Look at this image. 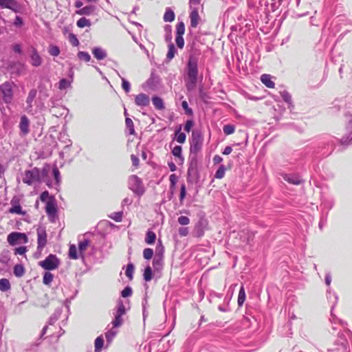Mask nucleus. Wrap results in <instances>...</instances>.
Wrapping results in <instances>:
<instances>
[{
	"label": "nucleus",
	"mask_w": 352,
	"mask_h": 352,
	"mask_svg": "<svg viewBox=\"0 0 352 352\" xmlns=\"http://www.w3.org/2000/svg\"><path fill=\"white\" fill-rule=\"evenodd\" d=\"M153 265L156 270H160L162 266V258L161 256H155L153 261Z\"/></svg>",
	"instance_id": "nucleus-42"
},
{
	"label": "nucleus",
	"mask_w": 352,
	"mask_h": 352,
	"mask_svg": "<svg viewBox=\"0 0 352 352\" xmlns=\"http://www.w3.org/2000/svg\"><path fill=\"white\" fill-rule=\"evenodd\" d=\"M153 256V250L151 248H145L143 251V256L145 259L149 260Z\"/></svg>",
	"instance_id": "nucleus-48"
},
{
	"label": "nucleus",
	"mask_w": 352,
	"mask_h": 352,
	"mask_svg": "<svg viewBox=\"0 0 352 352\" xmlns=\"http://www.w3.org/2000/svg\"><path fill=\"white\" fill-rule=\"evenodd\" d=\"M78 57L79 59L84 60L85 62H89L91 60L90 55L85 52H79L78 53Z\"/></svg>",
	"instance_id": "nucleus-45"
},
{
	"label": "nucleus",
	"mask_w": 352,
	"mask_h": 352,
	"mask_svg": "<svg viewBox=\"0 0 352 352\" xmlns=\"http://www.w3.org/2000/svg\"><path fill=\"white\" fill-rule=\"evenodd\" d=\"M186 87L190 91L195 88L198 76V61L197 58L190 56L187 64Z\"/></svg>",
	"instance_id": "nucleus-1"
},
{
	"label": "nucleus",
	"mask_w": 352,
	"mask_h": 352,
	"mask_svg": "<svg viewBox=\"0 0 352 352\" xmlns=\"http://www.w3.org/2000/svg\"><path fill=\"white\" fill-rule=\"evenodd\" d=\"M92 54L99 60L104 59L107 56L106 51L100 47H94L92 49Z\"/></svg>",
	"instance_id": "nucleus-18"
},
{
	"label": "nucleus",
	"mask_w": 352,
	"mask_h": 352,
	"mask_svg": "<svg viewBox=\"0 0 352 352\" xmlns=\"http://www.w3.org/2000/svg\"><path fill=\"white\" fill-rule=\"evenodd\" d=\"M69 41L70 43L74 46H78L79 45L78 39L74 34H69Z\"/></svg>",
	"instance_id": "nucleus-54"
},
{
	"label": "nucleus",
	"mask_w": 352,
	"mask_h": 352,
	"mask_svg": "<svg viewBox=\"0 0 352 352\" xmlns=\"http://www.w3.org/2000/svg\"><path fill=\"white\" fill-rule=\"evenodd\" d=\"M126 314V309L123 302L120 300L118 302L116 309L113 312L114 320L112 321L113 328L119 327L122 325L123 320L122 316Z\"/></svg>",
	"instance_id": "nucleus-3"
},
{
	"label": "nucleus",
	"mask_w": 352,
	"mask_h": 352,
	"mask_svg": "<svg viewBox=\"0 0 352 352\" xmlns=\"http://www.w3.org/2000/svg\"><path fill=\"white\" fill-rule=\"evenodd\" d=\"M9 212L21 215H24L25 214V212L23 211L19 201L14 199L11 200V207L9 209Z\"/></svg>",
	"instance_id": "nucleus-12"
},
{
	"label": "nucleus",
	"mask_w": 352,
	"mask_h": 352,
	"mask_svg": "<svg viewBox=\"0 0 352 352\" xmlns=\"http://www.w3.org/2000/svg\"><path fill=\"white\" fill-rule=\"evenodd\" d=\"M155 239H156L155 233L151 230L147 231L146 237H145V242L148 245H151L155 243Z\"/></svg>",
	"instance_id": "nucleus-26"
},
{
	"label": "nucleus",
	"mask_w": 352,
	"mask_h": 352,
	"mask_svg": "<svg viewBox=\"0 0 352 352\" xmlns=\"http://www.w3.org/2000/svg\"><path fill=\"white\" fill-rule=\"evenodd\" d=\"M245 300V292L243 286H241L239 292L238 296V305L239 306H242Z\"/></svg>",
	"instance_id": "nucleus-31"
},
{
	"label": "nucleus",
	"mask_w": 352,
	"mask_h": 352,
	"mask_svg": "<svg viewBox=\"0 0 352 352\" xmlns=\"http://www.w3.org/2000/svg\"><path fill=\"white\" fill-rule=\"evenodd\" d=\"M60 311L59 310H57L54 315L50 318L49 324H52L54 322H56L58 317L60 316Z\"/></svg>",
	"instance_id": "nucleus-58"
},
{
	"label": "nucleus",
	"mask_w": 352,
	"mask_h": 352,
	"mask_svg": "<svg viewBox=\"0 0 352 352\" xmlns=\"http://www.w3.org/2000/svg\"><path fill=\"white\" fill-rule=\"evenodd\" d=\"M208 223L207 221L204 219H201L196 223L194 228V235L196 237H201L204 235V231L206 229Z\"/></svg>",
	"instance_id": "nucleus-10"
},
{
	"label": "nucleus",
	"mask_w": 352,
	"mask_h": 352,
	"mask_svg": "<svg viewBox=\"0 0 352 352\" xmlns=\"http://www.w3.org/2000/svg\"><path fill=\"white\" fill-rule=\"evenodd\" d=\"M53 174L57 183L60 182V172L56 166L53 168Z\"/></svg>",
	"instance_id": "nucleus-63"
},
{
	"label": "nucleus",
	"mask_w": 352,
	"mask_h": 352,
	"mask_svg": "<svg viewBox=\"0 0 352 352\" xmlns=\"http://www.w3.org/2000/svg\"><path fill=\"white\" fill-rule=\"evenodd\" d=\"M39 265L45 270H53L59 266L60 261L56 255L50 254L45 260L41 261Z\"/></svg>",
	"instance_id": "nucleus-5"
},
{
	"label": "nucleus",
	"mask_w": 352,
	"mask_h": 352,
	"mask_svg": "<svg viewBox=\"0 0 352 352\" xmlns=\"http://www.w3.org/2000/svg\"><path fill=\"white\" fill-rule=\"evenodd\" d=\"M280 96L285 102L289 104L292 103V96L287 91H283L280 92Z\"/></svg>",
	"instance_id": "nucleus-47"
},
{
	"label": "nucleus",
	"mask_w": 352,
	"mask_h": 352,
	"mask_svg": "<svg viewBox=\"0 0 352 352\" xmlns=\"http://www.w3.org/2000/svg\"><path fill=\"white\" fill-rule=\"evenodd\" d=\"M7 240L10 245H15L27 243L28 238L25 233L13 232L8 234Z\"/></svg>",
	"instance_id": "nucleus-4"
},
{
	"label": "nucleus",
	"mask_w": 352,
	"mask_h": 352,
	"mask_svg": "<svg viewBox=\"0 0 352 352\" xmlns=\"http://www.w3.org/2000/svg\"><path fill=\"white\" fill-rule=\"evenodd\" d=\"M175 135H176V140H177V142H179L180 144L184 143V142L186 140V135H185V133H180L179 131H177L175 133Z\"/></svg>",
	"instance_id": "nucleus-51"
},
{
	"label": "nucleus",
	"mask_w": 352,
	"mask_h": 352,
	"mask_svg": "<svg viewBox=\"0 0 352 352\" xmlns=\"http://www.w3.org/2000/svg\"><path fill=\"white\" fill-rule=\"evenodd\" d=\"M37 94V91L35 89H32L30 91L28 96L26 99V110L29 112L32 111V102L34 100Z\"/></svg>",
	"instance_id": "nucleus-16"
},
{
	"label": "nucleus",
	"mask_w": 352,
	"mask_h": 352,
	"mask_svg": "<svg viewBox=\"0 0 352 352\" xmlns=\"http://www.w3.org/2000/svg\"><path fill=\"white\" fill-rule=\"evenodd\" d=\"M129 188L135 194L142 195L144 192V188L142 180L136 175H131L129 178Z\"/></svg>",
	"instance_id": "nucleus-6"
},
{
	"label": "nucleus",
	"mask_w": 352,
	"mask_h": 352,
	"mask_svg": "<svg viewBox=\"0 0 352 352\" xmlns=\"http://www.w3.org/2000/svg\"><path fill=\"white\" fill-rule=\"evenodd\" d=\"M150 102L149 96L145 94H140L135 98V103L139 107H146Z\"/></svg>",
	"instance_id": "nucleus-11"
},
{
	"label": "nucleus",
	"mask_w": 352,
	"mask_h": 352,
	"mask_svg": "<svg viewBox=\"0 0 352 352\" xmlns=\"http://www.w3.org/2000/svg\"><path fill=\"white\" fill-rule=\"evenodd\" d=\"M40 199L43 202H47L51 198H50L49 192L47 191H44L41 193Z\"/></svg>",
	"instance_id": "nucleus-62"
},
{
	"label": "nucleus",
	"mask_w": 352,
	"mask_h": 352,
	"mask_svg": "<svg viewBox=\"0 0 352 352\" xmlns=\"http://www.w3.org/2000/svg\"><path fill=\"white\" fill-rule=\"evenodd\" d=\"M182 107L184 109L186 114L191 116L192 110L188 107V102L184 100L182 102Z\"/></svg>",
	"instance_id": "nucleus-53"
},
{
	"label": "nucleus",
	"mask_w": 352,
	"mask_h": 352,
	"mask_svg": "<svg viewBox=\"0 0 352 352\" xmlns=\"http://www.w3.org/2000/svg\"><path fill=\"white\" fill-rule=\"evenodd\" d=\"M47 172L48 170L45 168L40 170L38 168L34 167L31 170H27L24 172L23 182L29 186L40 184L42 179L47 175Z\"/></svg>",
	"instance_id": "nucleus-2"
},
{
	"label": "nucleus",
	"mask_w": 352,
	"mask_h": 352,
	"mask_svg": "<svg viewBox=\"0 0 352 352\" xmlns=\"http://www.w3.org/2000/svg\"><path fill=\"white\" fill-rule=\"evenodd\" d=\"M69 256L72 259H78L80 256L78 254L77 248L75 245H71L69 250Z\"/></svg>",
	"instance_id": "nucleus-28"
},
{
	"label": "nucleus",
	"mask_w": 352,
	"mask_h": 352,
	"mask_svg": "<svg viewBox=\"0 0 352 352\" xmlns=\"http://www.w3.org/2000/svg\"><path fill=\"white\" fill-rule=\"evenodd\" d=\"M10 289V281L6 278L0 279V290L7 292Z\"/></svg>",
	"instance_id": "nucleus-30"
},
{
	"label": "nucleus",
	"mask_w": 352,
	"mask_h": 352,
	"mask_svg": "<svg viewBox=\"0 0 352 352\" xmlns=\"http://www.w3.org/2000/svg\"><path fill=\"white\" fill-rule=\"evenodd\" d=\"M1 95L6 102H10L12 98V89L10 83H4L0 87Z\"/></svg>",
	"instance_id": "nucleus-8"
},
{
	"label": "nucleus",
	"mask_w": 352,
	"mask_h": 352,
	"mask_svg": "<svg viewBox=\"0 0 352 352\" xmlns=\"http://www.w3.org/2000/svg\"><path fill=\"white\" fill-rule=\"evenodd\" d=\"M20 129L24 134H27L29 132V120L25 116H23L21 118Z\"/></svg>",
	"instance_id": "nucleus-23"
},
{
	"label": "nucleus",
	"mask_w": 352,
	"mask_h": 352,
	"mask_svg": "<svg viewBox=\"0 0 352 352\" xmlns=\"http://www.w3.org/2000/svg\"><path fill=\"white\" fill-rule=\"evenodd\" d=\"M261 82L268 88H274V82L272 80V77L269 74H263L261 76Z\"/></svg>",
	"instance_id": "nucleus-21"
},
{
	"label": "nucleus",
	"mask_w": 352,
	"mask_h": 352,
	"mask_svg": "<svg viewBox=\"0 0 352 352\" xmlns=\"http://www.w3.org/2000/svg\"><path fill=\"white\" fill-rule=\"evenodd\" d=\"M96 8L94 5H88L76 11V14L78 15L89 16L94 13Z\"/></svg>",
	"instance_id": "nucleus-15"
},
{
	"label": "nucleus",
	"mask_w": 352,
	"mask_h": 352,
	"mask_svg": "<svg viewBox=\"0 0 352 352\" xmlns=\"http://www.w3.org/2000/svg\"><path fill=\"white\" fill-rule=\"evenodd\" d=\"M185 32V25L184 22H179L176 25V35L183 36Z\"/></svg>",
	"instance_id": "nucleus-41"
},
{
	"label": "nucleus",
	"mask_w": 352,
	"mask_h": 352,
	"mask_svg": "<svg viewBox=\"0 0 352 352\" xmlns=\"http://www.w3.org/2000/svg\"><path fill=\"white\" fill-rule=\"evenodd\" d=\"M133 271H134V266H133V265L132 263L128 264L127 266H126L125 274H126V276L130 280H131L133 278Z\"/></svg>",
	"instance_id": "nucleus-44"
},
{
	"label": "nucleus",
	"mask_w": 352,
	"mask_h": 352,
	"mask_svg": "<svg viewBox=\"0 0 352 352\" xmlns=\"http://www.w3.org/2000/svg\"><path fill=\"white\" fill-rule=\"evenodd\" d=\"M178 223L180 225L186 226L190 223V219L188 217L186 216H181L178 218Z\"/></svg>",
	"instance_id": "nucleus-55"
},
{
	"label": "nucleus",
	"mask_w": 352,
	"mask_h": 352,
	"mask_svg": "<svg viewBox=\"0 0 352 352\" xmlns=\"http://www.w3.org/2000/svg\"><path fill=\"white\" fill-rule=\"evenodd\" d=\"M0 6L12 10H15L17 8V4L15 0H0Z\"/></svg>",
	"instance_id": "nucleus-20"
},
{
	"label": "nucleus",
	"mask_w": 352,
	"mask_h": 352,
	"mask_svg": "<svg viewBox=\"0 0 352 352\" xmlns=\"http://www.w3.org/2000/svg\"><path fill=\"white\" fill-rule=\"evenodd\" d=\"M36 234L38 243L37 249L41 252L47 242L45 228L42 226L38 227L36 230Z\"/></svg>",
	"instance_id": "nucleus-7"
},
{
	"label": "nucleus",
	"mask_w": 352,
	"mask_h": 352,
	"mask_svg": "<svg viewBox=\"0 0 352 352\" xmlns=\"http://www.w3.org/2000/svg\"><path fill=\"white\" fill-rule=\"evenodd\" d=\"M163 253H164V247L162 246L161 241H159V243L157 244V245L156 247V256H161L162 257Z\"/></svg>",
	"instance_id": "nucleus-56"
},
{
	"label": "nucleus",
	"mask_w": 352,
	"mask_h": 352,
	"mask_svg": "<svg viewBox=\"0 0 352 352\" xmlns=\"http://www.w3.org/2000/svg\"><path fill=\"white\" fill-rule=\"evenodd\" d=\"M95 351L100 352L103 346L104 340L101 336L98 337L95 340Z\"/></svg>",
	"instance_id": "nucleus-33"
},
{
	"label": "nucleus",
	"mask_w": 352,
	"mask_h": 352,
	"mask_svg": "<svg viewBox=\"0 0 352 352\" xmlns=\"http://www.w3.org/2000/svg\"><path fill=\"white\" fill-rule=\"evenodd\" d=\"M179 234L182 236H186L188 234V228L186 227H182L179 228Z\"/></svg>",
	"instance_id": "nucleus-64"
},
{
	"label": "nucleus",
	"mask_w": 352,
	"mask_h": 352,
	"mask_svg": "<svg viewBox=\"0 0 352 352\" xmlns=\"http://www.w3.org/2000/svg\"><path fill=\"white\" fill-rule=\"evenodd\" d=\"M48 52L51 56H57L60 54L59 47L56 45H50L48 48Z\"/></svg>",
	"instance_id": "nucleus-40"
},
{
	"label": "nucleus",
	"mask_w": 352,
	"mask_h": 352,
	"mask_svg": "<svg viewBox=\"0 0 352 352\" xmlns=\"http://www.w3.org/2000/svg\"><path fill=\"white\" fill-rule=\"evenodd\" d=\"M284 179L290 184L298 185L301 183V179L297 175H285Z\"/></svg>",
	"instance_id": "nucleus-24"
},
{
	"label": "nucleus",
	"mask_w": 352,
	"mask_h": 352,
	"mask_svg": "<svg viewBox=\"0 0 352 352\" xmlns=\"http://www.w3.org/2000/svg\"><path fill=\"white\" fill-rule=\"evenodd\" d=\"M31 64L34 67L40 66L42 63V59L37 51L33 48L30 56Z\"/></svg>",
	"instance_id": "nucleus-19"
},
{
	"label": "nucleus",
	"mask_w": 352,
	"mask_h": 352,
	"mask_svg": "<svg viewBox=\"0 0 352 352\" xmlns=\"http://www.w3.org/2000/svg\"><path fill=\"white\" fill-rule=\"evenodd\" d=\"M111 218L115 220L116 222H120L122 219V213L119 212H115L111 216Z\"/></svg>",
	"instance_id": "nucleus-59"
},
{
	"label": "nucleus",
	"mask_w": 352,
	"mask_h": 352,
	"mask_svg": "<svg viewBox=\"0 0 352 352\" xmlns=\"http://www.w3.org/2000/svg\"><path fill=\"white\" fill-rule=\"evenodd\" d=\"M153 104L157 109L162 110L164 109V102L162 98L155 96L152 98Z\"/></svg>",
	"instance_id": "nucleus-27"
},
{
	"label": "nucleus",
	"mask_w": 352,
	"mask_h": 352,
	"mask_svg": "<svg viewBox=\"0 0 352 352\" xmlns=\"http://www.w3.org/2000/svg\"><path fill=\"white\" fill-rule=\"evenodd\" d=\"M45 210L47 215L50 217H54L56 214V206L53 199H50L46 203Z\"/></svg>",
	"instance_id": "nucleus-13"
},
{
	"label": "nucleus",
	"mask_w": 352,
	"mask_h": 352,
	"mask_svg": "<svg viewBox=\"0 0 352 352\" xmlns=\"http://www.w3.org/2000/svg\"><path fill=\"white\" fill-rule=\"evenodd\" d=\"M116 334H117V331H116L113 329L107 331L105 333V337H106L107 342H111Z\"/></svg>",
	"instance_id": "nucleus-43"
},
{
	"label": "nucleus",
	"mask_w": 352,
	"mask_h": 352,
	"mask_svg": "<svg viewBox=\"0 0 352 352\" xmlns=\"http://www.w3.org/2000/svg\"><path fill=\"white\" fill-rule=\"evenodd\" d=\"M186 195V186L185 184H182L181 186V190H180V195H179V199L180 201L182 202L184 199Z\"/></svg>",
	"instance_id": "nucleus-61"
},
{
	"label": "nucleus",
	"mask_w": 352,
	"mask_h": 352,
	"mask_svg": "<svg viewBox=\"0 0 352 352\" xmlns=\"http://www.w3.org/2000/svg\"><path fill=\"white\" fill-rule=\"evenodd\" d=\"M202 138L199 133H192V142L190 145V151L197 153L201 148Z\"/></svg>",
	"instance_id": "nucleus-9"
},
{
	"label": "nucleus",
	"mask_w": 352,
	"mask_h": 352,
	"mask_svg": "<svg viewBox=\"0 0 352 352\" xmlns=\"http://www.w3.org/2000/svg\"><path fill=\"white\" fill-rule=\"evenodd\" d=\"M177 52V50L174 46L173 44H170L168 45V53H167V55H166V58L168 60H170L171 59L173 58V57L175 56V54Z\"/></svg>",
	"instance_id": "nucleus-34"
},
{
	"label": "nucleus",
	"mask_w": 352,
	"mask_h": 352,
	"mask_svg": "<svg viewBox=\"0 0 352 352\" xmlns=\"http://www.w3.org/2000/svg\"><path fill=\"white\" fill-rule=\"evenodd\" d=\"M235 127L234 125L227 124L225 125L223 128V133L226 135H230L234 132Z\"/></svg>",
	"instance_id": "nucleus-46"
},
{
	"label": "nucleus",
	"mask_w": 352,
	"mask_h": 352,
	"mask_svg": "<svg viewBox=\"0 0 352 352\" xmlns=\"http://www.w3.org/2000/svg\"><path fill=\"white\" fill-rule=\"evenodd\" d=\"M26 252H27V248L25 246L19 247L14 250L15 254L23 255V254H25V253Z\"/></svg>",
	"instance_id": "nucleus-60"
},
{
	"label": "nucleus",
	"mask_w": 352,
	"mask_h": 352,
	"mask_svg": "<svg viewBox=\"0 0 352 352\" xmlns=\"http://www.w3.org/2000/svg\"><path fill=\"white\" fill-rule=\"evenodd\" d=\"M116 73L122 80V89L125 91L126 93L129 92L131 89L130 83L124 78L122 77L118 72H116Z\"/></svg>",
	"instance_id": "nucleus-38"
},
{
	"label": "nucleus",
	"mask_w": 352,
	"mask_h": 352,
	"mask_svg": "<svg viewBox=\"0 0 352 352\" xmlns=\"http://www.w3.org/2000/svg\"><path fill=\"white\" fill-rule=\"evenodd\" d=\"M14 274L17 277H21L24 274V267L22 265H16L14 267Z\"/></svg>",
	"instance_id": "nucleus-35"
},
{
	"label": "nucleus",
	"mask_w": 352,
	"mask_h": 352,
	"mask_svg": "<svg viewBox=\"0 0 352 352\" xmlns=\"http://www.w3.org/2000/svg\"><path fill=\"white\" fill-rule=\"evenodd\" d=\"M125 122H126V129L129 130V134H131V135L134 134L135 129H134L133 122L132 120L129 118H126Z\"/></svg>",
	"instance_id": "nucleus-37"
},
{
	"label": "nucleus",
	"mask_w": 352,
	"mask_h": 352,
	"mask_svg": "<svg viewBox=\"0 0 352 352\" xmlns=\"http://www.w3.org/2000/svg\"><path fill=\"white\" fill-rule=\"evenodd\" d=\"M175 13L170 8H166L164 14V21L165 22H172L175 20Z\"/></svg>",
	"instance_id": "nucleus-25"
},
{
	"label": "nucleus",
	"mask_w": 352,
	"mask_h": 352,
	"mask_svg": "<svg viewBox=\"0 0 352 352\" xmlns=\"http://www.w3.org/2000/svg\"><path fill=\"white\" fill-rule=\"evenodd\" d=\"M90 20L86 19L85 17H82L77 21L76 25L78 28H83L85 27L91 26Z\"/></svg>",
	"instance_id": "nucleus-29"
},
{
	"label": "nucleus",
	"mask_w": 352,
	"mask_h": 352,
	"mask_svg": "<svg viewBox=\"0 0 352 352\" xmlns=\"http://www.w3.org/2000/svg\"><path fill=\"white\" fill-rule=\"evenodd\" d=\"M175 42L179 48L182 49L184 47V40L183 36L176 35Z\"/></svg>",
	"instance_id": "nucleus-52"
},
{
	"label": "nucleus",
	"mask_w": 352,
	"mask_h": 352,
	"mask_svg": "<svg viewBox=\"0 0 352 352\" xmlns=\"http://www.w3.org/2000/svg\"><path fill=\"white\" fill-rule=\"evenodd\" d=\"M132 294V289L130 287H126L122 291V296L124 298L130 296Z\"/></svg>",
	"instance_id": "nucleus-57"
},
{
	"label": "nucleus",
	"mask_w": 352,
	"mask_h": 352,
	"mask_svg": "<svg viewBox=\"0 0 352 352\" xmlns=\"http://www.w3.org/2000/svg\"><path fill=\"white\" fill-rule=\"evenodd\" d=\"M346 129L347 131V135L341 140V142L342 144H346L348 142L352 143V118L349 119Z\"/></svg>",
	"instance_id": "nucleus-17"
},
{
	"label": "nucleus",
	"mask_w": 352,
	"mask_h": 352,
	"mask_svg": "<svg viewBox=\"0 0 352 352\" xmlns=\"http://www.w3.org/2000/svg\"><path fill=\"white\" fill-rule=\"evenodd\" d=\"M54 275L49 272L44 274L43 282L45 285H49L53 280Z\"/></svg>",
	"instance_id": "nucleus-36"
},
{
	"label": "nucleus",
	"mask_w": 352,
	"mask_h": 352,
	"mask_svg": "<svg viewBox=\"0 0 352 352\" xmlns=\"http://www.w3.org/2000/svg\"><path fill=\"white\" fill-rule=\"evenodd\" d=\"M191 12L190 13V25L196 28L199 23V16L198 14V7L190 8Z\"/></svg>",
	"instance_id": "nucleus-14"
},
{
	"label": "nucleus",
	"mask_w": 352,
	"mask_h": 352,
	"mask_svg": "<svg viewBox=\"0 0 352 352\" xmlns=\"http://www.w3.org/2000/svg\"><path fill=\"white\" fill-rule=\"evenodd\" d=\"M226 168L223 165L220 166L215 173V177L217 179H221L224 177Z\"/></svg>",
	"instance_id": "nucleus-49"
},
{
	"label": "nucleus",
	"mask_w": 352,
	"mask_h": 352,
	"mask_svg": "<svg viewBox=\"0 0 352 352\" xmlns=\"http://www.w3.org/2000/svg\"><path fill=\"white\" fill-rule=\"evenodd\" d=\"M89 244V241L87 239H85L83 241H81L78 243V252H79V256L80 258H84V254L86 251L88 245Z\"/></svg>",
	"instance_id": "nucleus-22"
},
{
	"label": "nucleus",
	"mask_w": 352,
	"mask_h": 352,
	"mask_svg": "<svg viewBox=\"0 0 352 352\" xmlns=\"http://www.w3.org/2000/svg\"><path fill=\"white\" fill-rule=\"evenodd\" d=\"M172 153L174 156L180 158L183 161V157H182V147L180 146H175L172 151Z\"/></svg>",
	"instance_id": "nucleus-50"
},
{
	"label": "nucleus",
	"mask_w": 352,
	"mask_h": 352,
	"mask_svg": "<svg viewBox=\"0 0 352 352\" xmlns=\"http://www.w3.org/2000/svg\"><path fill=\"white\" fill-rule=\"evenodd\" d=\"M152 278H153V273H152L151 267L150 266H147L144 270V279L148 282V281H150L152 279Z\"/></svg>",
	"instance_id": "nucleus-39"
},
{
	"label": "nucleus",
	"mask_w": 352,
	"mask_h": 352,
	"mask_svg": "<svg viewBox=\"0 0 352 352\" xmlns=\"http://www.w3.org/2000/svg\"><path fill=\"white\" fill-rule=\"evenodd\" d=\"M72 81L65 78L61 79L58 82V89L64 90L71 87Z\"/></svg>",
	"instance_id": "nucleus-32"
}]
</instances>
